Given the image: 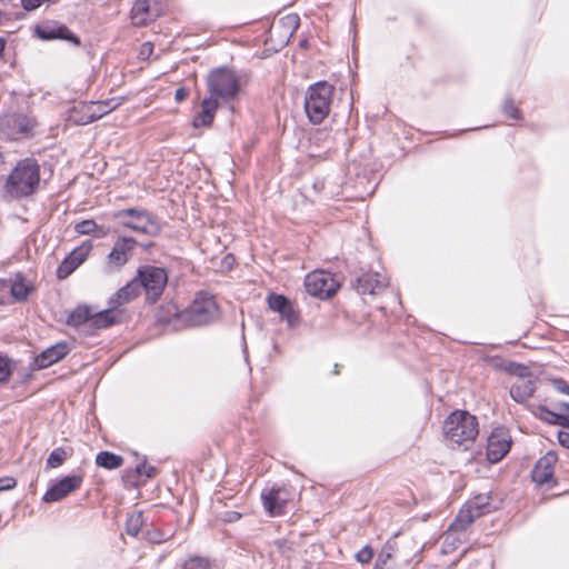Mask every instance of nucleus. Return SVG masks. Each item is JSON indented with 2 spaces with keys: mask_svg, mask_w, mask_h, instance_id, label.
Segmentation results:
<instances>
[{
  "mask_svg": "<svg viewBox=\"0 0 569 569\" xmlns=\"http://www.w3.org/2000/svg\"><path fill=\"white\" fill-rule=\"evenodd\" d=\"M40 183V167L37 160H20L9 174L4 190L12 198H26L33 194Z\"/></svg>",
  "mask_w": 569,
  "mask_h": 569,
  "instance_id": "obj_1",
  "label": "nucleus"
},
{
  "mask_svg": "<svg viewBox=\"0 0 569 569\" xmlns=\"http://www.w3.org/2000/svg\"><path fill=\"white\" fill-rule=\"evenodd\" d=\"M335 87L327 81H318L307 89L305 111L309 121L320 124L330 113Z\"/></svg>",
  "mask_w": 569,
  "mask_h": 569,
  "instance_id": "obj_2",
  "label": "nucleus"
},
{
  "mask_svg": "<svg viewBox=\"0 0 569 569\" xmlns=\"http://www.w3.org/2000/svg\"><path fill=\"white\" fill-rule=\"evenodd\" d=\"M219 307L213 296L199 292L193 301L181 311L180 320L183 327L207 326L219 319Z\"/></svg>",
  "mask_w": 569,
  "mask_h": 569,
  "instance_id": "obj_3",
  "label": "nucleus"
},
{
  "mask_svg": "<svg viewBox=\"0 0 569 569\" xmlns=\"http://www.w3.org/2000/svg\"><path fill=\"white\" fill-rule=\"evenodd\" d=\"M443 432L452 443L472 442L479 433L478 420L468 411H455L445 420Z\"/></svg>",
  "mask_w": 569,
  "mask_h": 569,
  "instance_id": "obj_4",
  "label": "nucleus"
},
{
  "mask_svg": "<svg viewBox=\"0 0 569 569\" xmlns=\"http://www.w3.org/2000/svg\"><path fill=\"white\" fill-rule=\"evenodd\" d=\"M207 87L210 97L230 102L239 96L240 82L236 72L229 68L220 67L212 70L207 77Z\"/></svg>",
  "mask_w": 569,
  "mask_h": 569,
  "instance_id": "obj_5",
  "label": "nucleus"
},
{
  "mask_svg": "<svg viewBox=\"0 0 569 569\" xmlns=\"http://www.w3.org/2000/svg\"><path fill=\"white\" fill-rule=\"evenodd\" d=\"M121 224L132 231L156 237L161 232L159 219L146 209L127 208L114 213Z\"/></svg>",
  "mask_w": 569,
  "mask_h": 569,
  "instance_id": "obj_6",
  "label": "nucleus"
},
{
  "mask_svg": "<svg viewBox=\"0 0 569 569\" xmlns=\"http://www.w3.org/2000/svg\"><path fill=\"white\" fill-rule=\"evenodd\" d=\"M134 279L140 290L143 289L146 300L154 303L167 286L168 273L163 268L146 264L138 268Z\"/></svg>",
  "mask_w": 569,
  "mask_h": 569,
  "instance_id": "obj_7",
  "label": "nucleus"
},
{
  "mask_svg": "<svg viewBox=\"0 0 569 569\" xmlns=\"http://www.w3.org/2000/svg\"><path fill=\"white\" fill-rule=\"evenodd\" d=\"M490 502V497L486 493H479L470 499L458 512L456 519L449 527V532L463 531L477 518L495 510Z\"/></svg>",
  "mask_w": 569,
  "mask_h": 569,
  "instance_id": "obj_8",
  "label": "nucleus"
},
{
  "mask_svg": "<svg viewBox=\"0 0 569 569\" xmlns=\"http://www.w3.org/2000/svg\"><path fill=\"white\" fill-rule=\"evenodd\" d=\"M37 126L36 118L19 112L4 114L0 119V131L10 140L31 138Z\"/></svg>",
  "mask_w": 569,
  "mask_h": 569,
  "instance_id": "obj_9",
  "label": "nucleus"
},
{
  "mask_svg": "<svg viewBox=\"0 0 569 569\" xmlns=\"http://www.w3.org/2000/svg\"><path fill=\"white\" fill-rule=\"evenodd\" d=\"M138 242L132 237H118L107 254L103 269L107 273L120 271L133 257Z\"/></svg>",
  "mask_w": 569,
  "mask_h": 569,
  "instance_id": "obj_10",
  "label": "nucleus"
},
{
  "mask_svg": "<svg viewBox=\"0 0 569 569\" xmlns=\"http://www.w3.org/2000/svg\"><path fill=\"white\" fill-rule=\"evenodd\" d=\"M305 287L309 295L320 299H326L337 292L339 283L330 272L315 270L306 276Z\"/></svg>",
  "mask_w": 569,
  "mask_h": 569,
  "instance_id": "obj_11",
  "label": "nucleus"
},
{
  "mask_svg": "<svg viewBox=\"0 0 569 569\" xmlns=\"http://www.w3.org/2000/svg\"><path fill=\"white\" fill-rule=\"evenodd\" d=\"M511 437L503 427L495 428L487 441V458L490 462H499L511 448Z\"/></svg>",
  "mask_w": 569,
  "mask_h": 569,
  "instance_id": "obj_12",
  "label": "nucleus"
},
{
  "mask_svg": "<svg viewBox=\"0 0 569 569\" xmlns=\"http://www.w3.org/2000/svg\"><path fill=\"white\" fill-rule=\"evenodd\" d=\"M557 461L558 456L553 451H549L541 457L531 471L532 481L540 486H547V488H551L556 485L553 471Z\"/></svg>",
  "mask_w": 569,
  "mask_h": 569,
  "instance_id": "obj_13",
  "label": "nucleus"
},
{
  "mask_svg": "<svg viewBox=\"0 0 569 569\" xmlns=\"http://www.w3.org/2000/svg\"><path fill=\"white\" fill-rule=\"evenodd\" d=\"M92 249L90 240L84 241L81 246L73 249L58 266V279L68 278L80 264H82Z\"/></svg>",
  "mask_w": 569,
  "mask_h": 569,
  "instance_id": "obj_14",
  "label": "nucleus"
},
{
  "mask_svg": "<svg viewBox=\"0 0 569 569\" xmlns=\"http://www.w3.org/2000/svg\"><path fill=\"white\" fill-rule=\"evenodd\" d=\"M82 477L79 475H72L63 477L53 483L43 495L42 500L44 502H56L66 498L69 493L80 488L82 483Z\"/></svg>",
  "mask_w": 569,
  "mask_h": 569,
  "instance_id": "obj_15",
  "label": "nucleus"
},
{
  "mask_svg": "<svg viewBox=\"0 0 569 569\" xmlns=\"http://www.w3.org/2000/svg\"><path fill=\"white\" fill-rule=\"evenodd\" d=\"M36 31L38 37L42 40L60 39L69 41L76 47L80 46V39L64 24L46 23L37 27Z\"/></svg>",
  "mask_w": 569,
  "mask_h": 569,
  "instance_id": "obj_16",
  "label": "nucleus"
},
{
  "mask_svg": "<svg viewBox=\"0 0 569 569\" xmlns=\"http://www.w3.org/2000/svg\"><path fill=\"white\" fill-rule=\"evenodd\" d=\"M388 284L387 278L379 272H363L356 280V290L360 295H378Z\"/></svg>",
  "mask_w": 569,
  "mask_h": 569,
  "instance_id": "obj_17",
  "label": "nucleus"
},
{
  "mask_svg": "<svg viewBox=\"0 0 569 569\" xmlns=\"http://www.w3.org/2000/svg\"><path fill=\"white\" fill-rule=\"evenodd\" d=\"M69 351L70 348L67 342H58L37 356L34 359V365L39 369L47 368L63 359L69 353Z\"/></svg>",
  "mask_w": 569,
  "mask_h": 569,
  "instance_id": "obj_18",
  "label": "nucleus"
},
{
  "mask_svg": "<svg viewBox=\"0 0 569 569\" xmlns=\"http://www.w3.org/2000/svg\"><path fill=\"white\" fill-rule=\"evenodd\" d=\"M567 407H569V403L558 402L557 411H555L545 406H538L533 410V415L550 425L562 426L565 421H569V408Z\"/></svg>",
  "mask_w": 569,
  "mask_h": 569,
  "instance_id": "obj_19",
  "label": "nucleus"
},
{
  "mask_svg": "<svg viewBox=\"0 0 569 569\" xmlns=\"http://www.w3.org/2000/svg\"><path fill=\"white\" fill-rule=\"evenodd\" d=\"M264 509L271 516L281 515L287 502L286 490L282 488H272L268 492L261 493Z\"/></svg>",
  "mask_w": 569,
  "mask_h": 569,
  "instance_id": "obj_20",
  "label": "nucleus"
},
{
  "mask_svg": "<svg viewBox=\"0 0 569 569\" xmlns=\"http://www.w3.org/2000/svg\"><path fill=\"white\" fill-rule=\"evenodd\" d=\"M140 288L138 282L133 278L126 286L120 288L114 295H112L108 301V305L121 310V307L129 303L140 295Z\"/></svg>",
  "mask_w": 569,
  "mask_h": 569,
  "instance_id": "obj_21",
  "label": "nucleus"
},
{
  "mask_svg": "<svg viewBox=\"0 0 569 569\" xmlns=\"http://www.w3.org/2000/svg\"><path fill=\"white\" fill-rule=\"evenodd\" d=\"M157 17L156 9L151 7V0H137L131 9V20L134 26L142 27L153 21Z\"/></svg>",
  "mask_w": 569,
  "mask_h": 569,
  "instance_id": "obj_22",
  "label": "nucleus"
},
{
  "mask_svg": "<svg viewBox=\"0 0 569 569\" xmlns=\"http://www.w3.org/2000/svg\"><path fill=\"white\" fill-rule=\"evenodd\" d=\"M219 101L212 97L204 98L201 102V110L193 117L194 128L208 127L213 122Z\"/></svg>",
  "mask_w": 569,
  "mask_h": 569,
  "instance_id": "obj_23",
  "label": "nucleus"
},
{
  "mask_svg": "<svg viewBox=\"0 0 569 569\" xmlns=\"http://www.w3.org/2000/svg\"><path fill=\"white\" fill-rule=\"evenodd\" d=\"M122 316V310H117L116 308L109 306L108 309L92 315L90 327L94 329L108 328L112 325L120 322Z\"/></svg>",
  "mask_w": 569,
  "mask_h": 569,
  "instance_id": "obj_24",
  "label": "nucleus"
},
{
  "mask_svg": "<svg viewBox=\"0 0 569 569\" xmlns=\"http://www.w3.org/2000/svg\"><path fill=\"white\" fill-rule=\"evenodd\" d=\"M535 377L528 379H517V381L512 383L510 388L511 398L518 403L526 402L529 398L532 397L535 392Z\"/></svg>",
  "mask_w": 569,
  "mask_h": 569,
  "instance_id": "obj_25",
  "label": "nucleus"
},
{
  "mask_svg": "<svg viewBox=\"0 0 569 569\" xmlns=\"http://www.w3.org/2000/svg\"><path fill=\"white\" fill-rule=\"evenodd\" d=\"M74 231L79 234L93 236L94 238H104L109 233V230L106 227L99 226L91 219L76 223Z\"/></svg>",
  "mask_w": 569,
  "mask_h": 569,
  "instance_id": "obj_26",
  "label": "nucleus"
},
{
  "mask_svg": "<svg viewBox=\"0 0 569 569\" xmlns=\"http://www.w3.org/2000/svg\"><path fill=\"white\" fill-rule=\"evenodd\" d=\"M88 103H89V106L92 107V109H91L92 112L86 118V120H94V121L102 118L104 114H108L109 112L114 110L120 104V102L113 98L103 100V101H97V102L91 101Z\"/></svg>",
  "mask_w": 569,
  "mask_h": 569,
  "instance_id": "obj_27",
  "label": "nucleus"
},
{
  "mask_svg": "<svg viewBox=\"0 0 569 569\" xmlns=\"http://www.w3.org/2000/svg\"><path fill=\"white\" fill-rule=\"evenodd\" d=\"M181 311L178 306L173 302H168L160 307L158 319L164 323H174L176 327H183L181 325L180 316Z\"/></svg>",
  "mask_w": 569,
  "mask_h": 569,
  "instance_id": "obj_28",
  "label": "nucleus"
},
{
  "mask_svg": "<svg viewBox=\"0 0 569 569\" xmlns=\"http://www.w3.org/2000/svg\"><path fill=\"white\" fill-rule=\"evenodd\" d=\"M92 313L89 307L78 306L68 317V325L73 327L91 325Z\"/></svg>",
  "mask_w": 569,
  "mask_h": 569,
  "instance_id": "obj_29",
  "label": "nucleus"
},
{
  "mask_svg": "<svg viewBox=\"0 0 569 569\" xmlns=\"http://www.w3.org/2000/svg\"><path fill=\"white\" fill-rule=\"evenodd\" d=\"M373 569H406L400 566L396 559V556L392 553L391 547H386L379 553Z\"/></svg>",
  "mask_w": 569,
  "mask_h": 569,
  "instance_id": "obj_30",
  "label": "nucleus"
},
{
  "mask_svg": "<svg viewBox=\"0 0 569 569\" xmlns=\"http://www.w3.org/2000/svg\"><path fill=\"white\" fill-rule=\"evenodd\" d=\"M96 463L108 470L120 468L123 463V458L110 451H101L96 457Z\"/></svg>",
  "mask_w": 569,
  "mask_h": 569,
  "instance_id": "obj_31",
  "label": "nucleus"
},
{
  "mask_svg": "<svg viewBox=\"0 0 569 569\" xmlns=\"http://www.w3.org/2000/svg\"><path fill=\"white\" fill-rule=\"evenodd\" d=\"M92 107L88 102H80L70 110L69 119L76 124H88L94 120H86V118L92 112Z\"/></svg>",
  "mask_w": 569,
  "mask_h": 569,
  "instance_id": "obj_32",
  "label": "nucleus"
},
{
  "mask_svg": "<svg viewBox=\"0 0 569 569\" xmlns=\"http://www.w3.org/2000/svg\"><path fill=\"white\" fill-rule=\"evenodd\" d=\"M8 287L10 288L12 298L19 302L26 301L32 290V287L22 279L9 281Z\"/></svg>",
  "mask_w": 569,
  "mask_h": 569,
  "instance_id": "obj_33",
  "label": "nucleus"
},
{
  "mask_svg": "<svg viewBox=\"0 0 569 569\" xmlns=\"http://www.w3.org/2000/svg\"><path fill=\"white\" fill-rule=\"evenodd\" d=\"M144 525L143 513L142 511H133L129 513L126 521V530L130 536H138Z\"/></svg>",
  "mask_w": 569,
  "mask_h": 569,
  "instance_id": "obj_34",
  "label": "nucleus"
},
{
  "mask_svg": "<svg viewBox=\"0 0 569 569\" xmlns=\"http://www.w3.org/2000/svg\"><path fill=\"white\" fill-rule=\"evenodd\" d=\"M507 371L511 376L517 377L518 379L533 378V375H532L530 368L526 365L510 362L507 367Z\"/></svg>",
  "mask_w": 569,
  "mask_h": 569,
  "instance_id": "obj_35",
  "label": "nucleus"
},
{
  "mask_svg": "<svg viewBox=\"0 0 569 569\" xmlns=\"http://www.w3.org/2000/svg\"><path fill=\"white\" fill-rule=\"evenodd\" d=\"M267 301H268L269 308L272 311L278 312L280 315L281 311H283V309L287 307V303L290 300L287 297H284L283 295L271 293L268 296Z\"/></svg>",
  "mask_w": 569,
  "mask_h": 569,
  "instance_id": "obj_36",
  "label": "nucleus"
},
{
  "mask_svg": "<svg viewBox=\"0 0 569 569\" xmlns=\"http://www.w3.org/2000/svg\"><path fill=\"white\" fill-rule=\"evenodd\" d=\"M211 563L209 559L200 556L190 557L187 559L183 565L182 569H210Z\"/></svg>",
  "mask_w": 569,
  "mask_h": 569,
  "instance_id": "obj_37",
  "label": "nucleus"
},
{
  "mask_svg": "<svg viewBox=\"0 0 569 569\" xmlns=\"http://www.w3.org/2000/svg\"><path fill=\"white\" fill-rule=\"evenodd\" d=\"M67 459V452L63 448H56L51 451L47 459V466L49 468L60 467Z\"/></svg>",
  "mask_w": 569,
  "mask_h": 569,
  "instance_id": "obj_38",
  "label": "nucleus"
},
{
  "mask_svg": "<svg viewBox=\"0 0 569 569\" xmlns=\"http://www.w3.org/2000/svg\"><path fill=\"white\" fill-rule=\"evenodd\" d=\"M281 318L288 322L290 327L296 326L300 321L298 311L293 308L291 301L287 303V307L280 313Z\"/></svg>",
  "mask_w": 569,
  "mask_h": 569,
  "instance_id": "obj_39",
  "label": "nucleus"
},
{
  "mask_svg": "<svg viewBox=\"0 0 569 569\" xmlns=\"http://www.w3.org/2000/svg\"><path fill=\"white\" fill-rule=\"evenodd\" d=\"M144 539L151 543H161L169 539V537L164 536L159 529H150L143 532Z\"/></svg>",
  "mask_w": 569,
  "mask_h": 569,
  "instance_id": "obj_40",
  "label": "nucleus"
},
{
  "mask_svg": "<svg viewBox=\"0 0 569 569\" xmlns=\"http://www.w3.org/2000/svg\"><path fill=\"white\" fill-rule=\"evenodd\" d=\"M503 112L507 117H509L513 120H519L521 118L520 111L518 110V108L515 106L512 99H510V98H508L505 101Z\"/></svg>",
  "mask_w": 569,
  "mask_h": 569,
  "instance_id": "obj_41",
  "label": "nucleus"
},
{
  "mask_svg": "<svg viewBox=\"0 0 569 569\" xmlns=\"http://www.w3.org/2000/svg\"><path fill=\"white\" fill-rule=\"evenodd\" d=\"M373 558V549L370 546H365L356 553V560L360 563H369Z\"/></svg>",
  "mask_w": 569,
  "mask_h": 569,
  "instance_id": "obj_42",
  "label": "nucleus"
},
{
  "mask_svg": "<svg viewBox=\"0 0 569 569\" xmlns=\"http://www.w3.org/2000/svg\"><path fill=\"white\" fill-rule=\"evenodd\" d=\"M136 471L139 475H144L148 478H152L156 475V468L153 466L148 465L146 461H142L137 465Z\"/></svg>",
  "mask_w": 569,
  "mask_h": 569,
  "instance_id": "obj_43",
  "label": "nucleus"
},
{
  "mask_svg": "<svg viewBox=\"0 0 569 569\" xmlns=\"http://www.w3.org/2000/svg\"><path fill=\"white\" fill-rule=\"evenodd\" d=\"M10 375L11 370L8 360L0 356V382L6 381Z\"/></svg>",
  "mask_w": 569,
  "mask_h": 569,
  "instance_id": "obj_44",
  "label": "nucleus"
},
{
  "mask_svg": "<svg viewBox=\"0 0 569 569\" xmlns=\"http://www.w3.org/2000/svg\"><path fill=\"white\" fill-rule=\"evenodd\" d=\"M17 486V481L12 477L0 478V492L4 490H11Z\"/></svg>",
  "mask_w": 569,
  "mask_h": 569,
  "instance_id": "obj_45",
  "label": "nucleus"
},
{
  "mask_svg": "<svg viewBox=\"0 0 569 569\" xmlns=\"http://www.w3.org/2000/svg\"><path fill=\"white\" fill-rule=\"evenodd\" d=\"M152 52H153V44L151 42H144L141 46L140 56H142L143 58H148L149 56L152 54Z\"/></svg>",
  "mask_w": 569,
  "mask_h": 569,
  "instance_id": "obj_46",
  "label": "nucleus"
},
{
  "mask_svg": "<svg viewBox=\"0 0 569 569\" xmlns=\"http://www.w3.org/2000/svg\"><path fill=\"white\" fill-rule=\"evenodd\" d=\"M188 96V90L183 87H180L174 92L176 102H182Z\"/></svg>",
  "mask_w": 569,
  "mask_h": 569,
  "instance_id": "obj_47",
  "label": "nucleus"
},
{
  "mask_svg": "<svg viewBox=\"0 0 569 569\" xmlns=\"http://www.w3.org/2000/svg\"><path fill=\"white\" fill-rule=\"evenodd\" d=\"M555 386L557 388L558 391H560L561 393H565V395H568L569 396V385L563 381V380H557L555 382Z\"/></svg>",
  "mask_w": 569,
  "mask_h": 569,
  "instance_id": "obj_48",
  "label": "nucleus"
},
{
  "mask_svg": "<svg viewBox=\"0 0 569 569\" xmlns=\"http://www.w3.org/2000/svg\"><path fill=\"white\" fill-rule=\"evenodd\" d=\"M284 20H286V23L289 27H292L293 29H297L299 27V18H298V16H287L284 18Z\"/></svg>",
  "mask_w": 569,
  "mask_h": 569,
  "instance_id": "obj_49",
  "label": "nucleus"
},
{
  "mask_svg": "<svg viewBox=\"0 0 569 569\" xmlns=\"http://www.w3.org/2000/svg\"><path fill=\"white\" fill-rule=\"evenodd\" d=\"M329 137L328 132L325 130H317L315 134L312 136V140L320 141L326 140Z\"/></svg>",
  "mask_w": 569,
  "mask_h": 569,
  "instance_id": "obj_50",
  "label": "nucleus"
},
{
  "mask_svg": "<svg viewBox=\"0 0 569 569\" xmlns=\"http://www.w3.org/2000/svg\"><path fill=\"white\" fill-rule=\"evenodd\" d=\"M240 517H241V515L239 512L233 511V512H229L228 513L227 520L228 521H234V520L240 519Z\"/></svg>",
  "mask_w": 569,
  "mask_h": 569,
  "instance_id": "obj_51",
  "label": "nucleus"
},
{
  "mask_svg": "<svg viewBox=\"0 0 569 569\" xmlns=\"http://www.w3.org/2000/svg\"><path fill=\"white\" fill-rule=\"evenodd\" d=\"M4 40L2 38H0V57L2 56L3 51H4Z\"/></svg>",
  "mask_w": 569,
  "mask_h": 569,
  "instance_id": "obj_52",
  "label": "nucleus"
},
{
  "mask_svg": "<svg viewBox=\"0 0 569 569\" xmlns=\"http://www.w3.org/2000/svg\"><path fill=\"white\" fill-rule=\"evenodd\" d=\"M2 16V12L0 11V17Z\"/></svg>",
  "mask_w": 569,
  "mask_h": 569,
  "instance_id": "obj_53",
  "label": "nucleus"
}]
</instances>
